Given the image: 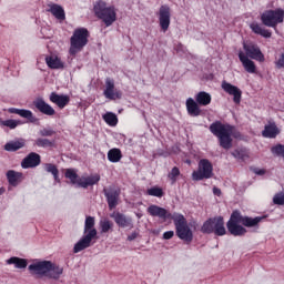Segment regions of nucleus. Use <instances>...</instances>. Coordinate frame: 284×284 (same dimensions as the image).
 Masks as SVG:
<instances>
[{
	"instance_id": "obj_1",
	"label": "nucleus",
	"mask_w": 284,
	"mask_h": 284,
	"mask_svg": "<svg viewBox=\"0 0 284 284\" xmlns=\"http://www.w3.org/2000/svg\"><path fill=\"white\" fill-rule=\"evenodd\" d=\"M243 50L244 51H239V59L245 72L248 74H256V63L254 61H258V63H265V54H263V51H261L258 44L254 42H244Z\"/></svg>"
},
{
	"instance_id": "obj_2",
	"label": "nucleus",
	"mask_w": 284,
	"mask_h": 284,
	"mask_svg": "<svg viewBox=\"0 0 284 284\" xmlns=\"http://www.w3.org/2000/svg\"><path fill=\"white\" fill-rule=\"evenodd\" d=\"M263 219H265V216L248 217L241 215L239 211H234L226 223V227L232 236H245V234H247L246 227H257Z\"/></svg>"
},
{
	"instance_id": "obj_3",
	"label": "nucleus",
	"mask_w": 284,
	"mask_h": 284,
	"mask_svg": "<svg viewBox=\"0 0 284 284\" xmlns=\"http://www.w3.org/2000/svg\"><path fill=\"white\" fill-rule=\"evenodd\" d=\"M210 132L220 141L221 148L230 150L232 148V136H234V126L223 124L221 121L213 122L210 125Z\"/></svg>"
},
{
	"instance_id": "obj_4",
	"label": "nucleus",
	"mask_w": 284,
	"mask_h": 284,
	"mask_svg": "<svg viewBox=\"0 0 284 284\" xmlns=\"http://www.w3.org/2000/svg\"><path fill=\"white\" fill-rule=\"evenodd\" d=\"M95 220L93 216H87L84 222V235L81 240L74 245V254L88 250L92 245V240L97 239V229H94Z\"/></svg>"
},
{
	"instance_id": "obj_5",
	"label": "nucleus",
	"mask_w": 284,
	"mask_h": 284,
	"mask_svg": "<svg viewBox=\"0 0 284 284\" xmlns=\"http://www.w3.org/2000/svg\"><path fill=\"white\" fill-rule=\"evenodd\" d=\"M93 12L97 18L104 22L106 28H110V26L116 21V9L114 6H108L103 0L94 3Z\"/></svg>"
},
{
	"instance_id": "obj_6",
	"label": "nucleus",
	"mask_w": 284,
	"mask_h": 284,
	"mask_svg": "<svg viewBox=\"0 0 284 284\" xmlns=\"http://www.w3.org/2000/svg\"><path fill=\"white\" fill-rule=\"evenodd\" d=\"M88 39H90V31L85 28H78L73 31L70 38V49L69 54L75 57L88 45Z\"/></svg>"
},
{
	"instance_id": "obj_7",
	"label": "nucleus",
	"mask_w": 284,
	"mask_h": 284,
	"mask_svg": "<svg viewBox=\"0 0 284 284\" xmlns=\"http://www.w3.org/2000/svg\"><path fill=\"white\" fill-rule=\"evenodd\" d=\"M64 176L65 179H69V181H71L72 185L83 187L84 190L90 187L91 185H97V183L101 181V175L99 174L79 178V174H77V170L74 169H67Z\"/></svg>"
},
{
	"instance_id": "obj_8",
	"label": "nucleus",
	"mask_w": 284,
	"mask_h": 284,
	"mask_svg": "<svg viewBox=\"0 0 284 284\" xmlns=\"http://www.w3.org/2000/svg\"><path fill=\"white\" fill-rule=\"evenodd\" d=\"M260 20L262 22V26H265L266 28H273L274 30H276L280 23H283L284 21V9H267L261 13Z\"/></svg>"
},
{
	"instance_id": "obj_9",
	"label": "nucleus",
	"mask_w": 284,
	"mask_h": 284,
	"mask_svg": "<svg viewBox=\"0 0 284 284\" xmlns=\"http://www.w3.org/2000/svg\"><path fill=\"white\" fill-rule=\"evenodd\" d=\"M201 232H203V234L225 236V234H227V230H225V221L223 220V216H216L205 221L201 227Z\"/></svg>"
},
{
	"instance_id": "obj_10",
	"label": "nucleus",
	"mask_w": 284,
	"mask_h": 284,
	"mask_svg": "<svg viewBox=\"0 0 284 284\" xmlns=\"http://www.w3.org/2000/svg\"><path fill=\"white\" fill-rule=\"evenodd\" d=\"M173 223L175 225L176 236L184 241L185 243H190L194 239V233H192V229L187 226V220L182 214H176L173 216Z\"/></svg>"
},
{
	"instance_id": "obj_11",
	"label": "nucleus",
	"mask_w": 284,
	"mask_h": 284,
	"mask_svg": "<svg viewBox=\"0 0 284 284\" xmlns=\"http://www.w3.org/2000/svg\"><path fill=\"white\" fill-rule=\"evenodd\" d=\"M214 172V166L212 162L207 159H202L199 162V166L196 171H193L192 179L193 181H203V179H212V174Z\"/></svg>"
},
{
	"instance_id": "obj_12",
	"label": "nucleus",
	"mask_w": 284,
	"mask_h": 284,
	"mask_svg": "<svg viewBox=\"0 0 284 284\" xmlns=\"http://www.w3.org/2000/svg\"><path fill=\"white\" fill-rule=\"evenodd\" d=\"M28 270L32 276L42 278V276H48V272H50V261L34 262L29 265Z\"/></svg>"
},
{
	"instance_id": "obj_13",
	"label": "nucleus",
	"mask_w": 284,
	"mask_h": 284,
	"mask_svg": "<svg viewBox=\"0 0 284 284\" xmlns=\"http://www.w3.org/2000/svg\"><path fill=\"white\" fill-rule=\"evenodd\" d=\"M103 95L110 101H116V99H121L123 97V93L119 89L114 88V80L106 78Z\"/></svg>"
},
{
	"instance_id": "obj_14",
	"label": "nucleus",
	"mask_w": 284,
	"mask_h": 284,
	"mask_svg": "<svg viewBox=\"0 0 284 284\" xmlns=\"http://www.w3.org/2000/svg\"><path fill=\"white\" fill-rule=\"evenodd\" d=\"M172 14L170 12V7L168 4H163L160 7L159 10V21H160V28L164 32H168L170 28V19Z\"/></svg>"
},
{
	"instance_id": "obj_15",
	"label": "nucleus",
	"mask_w": 284,
	"mask_h": 284,
	"mask_svg": "<svg viewBox=\"0 0 284 284\" xmlns=\"http://www.w3.org/2000/svg\"><path fill=\"white\" fill-rule=\"evenodd\" d=\"M222 90H224V92H226V94H230L231 97H233V102L239 105V103H241V98L243 97V91H241V89H239V87L229 83L226 81L222 82Z\"/></svg>"
},
{
	"instance_id": "obj_16",
	"label": "nucleus",
	"mask_w": 284,
	"mask_h": 284,
	"mask_svg": "<svg viewBox=\"0 0 284 284\" xmlns=\"http://www.w3.org/2000/svg\"><path fill=\"white\" fill-rule=\"evenodd\" d=\"M40 164L41 155H39V153L31 152L22 160L21 168H23V170H28L30 168H37Z\"/></svg>"
},
{
	"instance_id": "obj_17",
	"label": "nucleus",
	"mask_w": 284,
	"mask_h": 284,
	"mask_svg": "<svg viewBox=\"0 0 284 284\" xmlns=\"http://www.w3.org/2000/svg\"><path fill=\"white\" fill-rule=\"evenodd\" d=\"M34 108L39 110L42 114H45L47 116H54L57 114V111H54V108H52L50 104H48L43 99H37L33 102Z\"/></svg>"
},
{
	"instance_id": "obj_18",
	"label": "nucleus",
	"mask_w": 284,
	"mask_h": 284,
	"mask_svg": "<svg viewBox=\"0 0 284 284\" xmlns=\"http://www.w3.org/2000/svg\"><path fill=\"white\" fill-rule=\"evenodd\" d=\"M278 134H281V129H278L276 122H268L262 131V136H264V139H276Z\"/></svg>"
},
{
	"instance_id": "obj_19",
	"label": "nucleus",
	"mask_w": 284,
	"mask_h": 284,
	"mask_svg": "<svg viewBox=\"0 0 284 284\" xmlns=\"http://www.w3.org/2000/svg\"><path fill=\"white\" fill-rule=\"evenodd\" d=\"M201 104L196 102L194 99L189 98L186 100V112L189 116H201L203 111L201 110Z\"/></svg>"
},
{
	"instance_id": "obj_20",
	"label": "nucleus",
	"mask_w": 284,
	"mask_h": 284,
	"mask_svg": "<svg viewBox=\"0 0 284 284\" xmlns=\"http://www.w3.org/2000/svg\"><path fill=\"white\" fill-rule=\"evenodd\" d=\"M50 101L51 103H54L55 105H58V108H60V110H63V108H65V105H68V103H70V95H63V94H59L57 92H52L50 94Z\"/></svg>"
},
{
	"instance_id": "obj_21",
	"label": "nucleus",
	"mask_w": 284,
	"mask_h": 284,
	"mask_svg": "<svg viewBox=\"0 0 284 284\" xmlns=\"http://www.w3.org/2000/svg\"><path fill=\"white\" fill-rule=\"evenodd\" d=\"M146 212L148 214H150V216H158L159 219H163L164 221L170 216V213L168 212V210L156 204L150 205Z\"/></svg>"
},
{
	"instance_id": "obj_22",
	"label": "nucleus",
	"mask_w": 284,
	"mask_h": 284,
	"mask_svg": "<svg viewBox=\"0 0 284 284\" xmlns=\"http://www.w3.org/2000/svg\"><path fill=\"white\" fill-rule=\"evenodd\" d=\"M250 28L254 34H260V37H263L264 39H271L272 38V31L270 29H266L263 27V24L258 22H252L250 24Z\"/></svg>"
},
{
	"instance_id": "obj_23",
	"label": "nucleus",
	"mask_w": 284,
	"mask_h": 284,
	"mask_svg": "<svg viewBox=\"0 0 284 284\" xmlns=\"http://www.w3.org/2000/svg\"><path fill=\"white\" fill-rule=\"evenodd\" d=\"M120 194L121 193L116 190H110V191L104 190V196H106L109 210H114V207H116V205H119Z\"/></svg>"
},
{
	"instance_id": "obj_24",
	"label": "nucleus",
	"mask_w": 284,
	"mask_h": 284,
	"mask_svg": "<svg viewBox=\"0 0 284 284\" xmlns=\"http://www.w3.org/2000/svg\"><path fill=\"white\" fill-rule=\"evenodd\" d=\"M8 112L10 114H18L22 119H27L28 121H30V123H34V121H37V118H34V114L30 110L10 108L8 109Z\"/></svg>"
},
{
	"instance_id": "obj_25",
	"label": "nucleus",
	"mask_w": 284,
	"mask_h": 284,
	"mask_svg": "<svg viewBox=\"0 0 284 284\" xmlns=\"http://www.w3.org/2000/svg\"><path fill=\"white\" fill-rule=\"evenodd\" d=\"M111 219L114 220L119 227H130V225H132V219L125 216L122 213H112Z\"/></svg>"
},
{
	"instance_id": "obj_26",
	"label": "nucleus",
	"mask_w": 284,
	"mask_h": 284,
	"mask_svg": "<svg viewBox=\"0 0 284 284\" xmlns=\"http://www.w3.org/2000/svg\"><path fill=\"white\" fill-rule=\"evenodd\" d=\"M45 63L51 70H63V61L57 55H47Z\"/></svg>"
},
{
	"instance_id": "obj_27",
	"label": "nucleus",
	"mask_w": 284,
	"mask_h": 284,
	"mask_svg": "<svg viewBox=\"0 0 284 284\" xmlns=\"http://www.w3.org/2000/svg\"><path fill=\"white\" fill-rule=\"evenodd\" d=\"M48 12H51V14H53V17H55V19H58L59 21L65 20V11L63 10L62 6L54 3L49 4Z\"/></svg>"
},
{
	"instance_id": "obj_28",
	"label": "nucleus",
	"mask_w": 284,
	"mask_h": 284,
	"mask_svg": "<svg viewBox=\"0 0 284 284\" xmlns=\"http://www.w3.org/2000/svg\"><path fill=\"white\" fill-rule=\"evenodd\" d=\"M61 274H63V267L50 262V268L47 273V278H53V281H59V278H61Z\"/></svg>"
},
{
	"instance_id": "obj_29",
	"label": "nucleus",
	"mask_w": 284,
	"mask_h": 284,
	"mask_svg": "<svg viewBox=\"0 0 284 284\" xmlns=\"http://www.w3.org/2000/svg\"><path fill=\"white\" fill-rule=\"evenodd\" d=\"M7 179L13 187H17V185L23 180V173L10 170L7 172Z\"/></svg>"
},
{
	"instance_id": "obj_30",
	"label": "nucleus",
	"mask_w": 284,
	"mask_h": 284,
	"mask_svg": "<svg viewBox=\"0 0 284 284\" xmlns=\"http://www.w3.org/2000/svg\"><path fill=\"white\" fill-rule=\"evenodd\" d=\"M195 101L200 104L203 105L204 108L210 105L212 103V95L205 91H200L195 95Z\"/></svg>"
},
{
	"instance_id": "obj_31",
	"label": "nucleus",
	"mask_w": 284,
	"mask_h": 284,
	"mask_svg": "<svg viewBox=\"0 0 284 284\" xmlns=\"http://www.w3.org/2000/svg\"><path fill=\"white\" fill-rule=\"evenodd\" d=\"M7 264L14 265L17 270H26L28 267V260L13 256L7 260Z\"/></svg>"
},
{
	"instance_id": "obj_32",
	"label": "nucleus",
	"mask_w": 284,
	"mask_h": 284,
	"mask_svg": "<svg viewBox=\"0 0 284 284\" xmlns=\"http://www.w3.org/2000/svg\"><path fill=\"white\" fill-rule=\"evenodd\" d=\"M123 159L121 149L113 148L108 152V160L110 163H119Z\"/></svg>"
},
{
	"instance_id": "obj_33",
	"label": "nucleus",
	"mask_w": 284,
	"mask_h": 284,
	"mask_svg": "<svg viewBox=\"0 0 284 284\" xmlns=\"http://www.w3.org/2000/svg\"><path fill=\"white\" fill-rule=\"evenodd\" d=\"M100 230L101 234H108V232H112L114 227V222L110 221L108 217H103L100 220Z\"/></svg>"
},
{
	"instance_id": "obj_34",
	"label": "nucleus",
	"mask_w": 284,
	"mask_h": 284,
	"mask_svg": "<svg viewBox=\"0 0 284 284\" xmlns=\"http://www.w3.org/2000/svg\"><path fill=\"white\" fill-rule=\"evenodd\" d=\"M23 145H26V142L23 140L12 141V142H8L4 145V150L7 152H17V150H21V148H23Z\"/></svg>"
},
{
	"instance_id": "obj_35",
	"label": "nucleus",
	"mask_w": 284,
	"mask_h": 284,
	"mask_svg": "<svg viewBox=\"0 0 284 284\" xmlns=\"http://www.w3.org/2000/svg\"><path fill=\"white\" fill-rule=\"evenodd\" d=\"M103 121L106 125H110L111 128H115V125L119 123V118H116V114L112 112H106L104 115H102Z\"/></svg>"
},
{
	"instance_id": "obj_36",
	"label": "nucleus",
	"mask_w": 284,
	"mask_h": 284,
	"mask_svg": "<svg viewBox=\"0 0 284 284\" xmlns=\"http://www.w3.org/2000/svg\"><path fill=\"white\" fill-rule=\"evenodd\" d=\"M34 145L38 148H54V141H50L45 138H39L34 141Z\"/></svg>"
},
{
	"instance_id": "obj_37",
	"label": "nucleus",
	"mask_w": 284,
	"mask_h": 284,
	"mask_svg": "<svg viewBox=\"0 0 284 284\" xmlns=\"http://www.w3.org/2000/svg\"><path fill=\"white\" fill-rule=\"evenodd\" d=\"M45 172H49V174L53 175L54 181H59V169H57V165L52 163H47L44 165Z\"/></svg>"
},
{
	"instance_id": "obj_38",
	"label": "nucleus",
	"mask_w": 284,
	"mask_h": 284,
	"mask_svg": "<svg viewBox=\"0 0 284 284\" xmlns=\"http://www.w3.org/2000/svg\"><path fill=\"white\" fill-rule=\"evenodd\" d=\"M146 194L149 196H156L158 199H162V196L165 193L163 192V189H161L159 186H153V187L146 190Z\"/></svg>"
},
{
	"instance_id": "obj_39",
	"label": "nucleus",
	"mask_w": 284,
	"mask_h": 284,
	"mask_svg": "<svg viewBox=\"0 0 284 284\" xmlns=\"http://www.w3.org/2000/svg\"><path fill=\"white\" fill-rule=\"evenodd\" d=\"M271 152L273 154H276L277 156H283V159H284V145L283 144H277V145L273 146L271 149Z\"/></svg>"
},
{
	"instance_id": "obj_40",
	"label": "nucleus",
	"mask_w": 284,
	"mask_h": 284,
	"mask_svg": "<svg viewBox=\"0 0 284 284\" xmlns=\"http://www.w3.org/2000/svg\"><path fill=\"white\" fill-rule=\"evenodd\" d=\"M20 124L21 122L17 120H4V122H2V125H4L6 128H10V130H14V128Z\"/></svg>"
},
{
	"instance_id": "obj_41",
	"label": "nucleus",
	"mask_w": 284,
	"mask_h": 284,
	"mask_svg": "<svg viewBox=\"0 0 284 284\" xmlns=\"http://www.w3.org/2000/svg\"><path fill=\"white\" fill-rule=\"evenodd\" d=\"M181 174V171L179 168L174 166L171 172L169 173V179L172 181V183H176V178Z\"/></svg>"
},
{
	"instance_id": "obj_42",
	"label": "nucleus",
	"mask_w": 284,
	"mask_h": 284,
	"mask_svg": "<svg viewBox=\"0 0 284 284\" xmlns=\"http://www.w3.org/2000/svg\"><path fill=\"white\" fill-rule=\"evenodd\" d=\"M273 203L275 205H284V194H276L274 197H273Z\"/></svg>"
},
{
	"instance_id": "obj_43",
	"label": "nucleus",
	"mask_w": 284,
	"mask_h": 284,
	"mask_svg": "<svg viewBox=\"0 0 284 284\" xmlns=\"http://www.w3.org/2000/svg\"><path fill=\"white\" fill-rule=\"evenodd\" d=\"M53 134H55V132L52 129L40 130V136H53Z\"/></svg>"
},
{
	"instance_id": "obj_44",
	"label": "nucleus",
	"mask_w": 284,
	"mask_h": 284,
	"mask_svg": "<svg viewBox=\"0 0 284 284\" xmlns=\"http://www.w3.org/2000/svg\"><path fill=\"white\" fill-rule=\"evenodd\" d=\"M232 156H234V159H245V152L241 151V150H235L232 152Z\"/></svg>"
},
{
	"instance_id": "obj_45",
	"label": "nucleus",
	"mask_w": 284,
	"mask_h": 284,
	"mask_svg": "<svg viewBox=\"0 0 284 284\" xmlns=\"http://www.w3.org/2000/svg\"><path fill=\"white\" fill-rule=\"evenodd\" d=\"M275 65H276V68H278V70H281V68H284V52L275 61Z\"/></svg>"
},
{
	"instance_id": "obj_46",
	"label": "nucleus",
	"mask_w": 284,
	"mask_h": 284,
	"mask_svg": "<svg viewBox=\"0 0 284 284\" xmlns=\"http://www.w3.org/2000/svg\"><path fill=\"white\" fill-rule=\"evenodd\" d=\"M173 236H174V231H166V232H164V234H163V239H164L165 241H170V239H173Z\"/></svg>"
},
{
	"instance_id": "obj_47",
	"label": "nucleus",
	"mask_w": 284,
	"mask_h": 284,
	"mask_svg": "<svg viewBox=\"0 0 284 284\" xmlns=\"http://www.w3.org/2000/svg\"><path fill=\"white\" fill-rule=\"evenodd\" d=\"M213 194H215V196H221V189L213 187Z\"/></svg>"
},
{
	"instance_id": "obj_48",
	"label": "nucleus",
	"mask_w": 284,
	"mask_h": 284,
	"mask_svg": "<svg viewBox=\"0 0 284 284\" xmlns=\"http://www.w3.org/2000/svg\"><path fill=\"white\" fill-rule=\"evenodd\" d=\"M255 174H258L260 176H263V174H265V170L257 169V170H255Z\"/></svg>"
},
{
	"instance_id": "obj_49",
	"label": "nucleus",
	"mask_w": 284,
	"mask_h": 284,
	"mask_svg": "<svg viewBox=\"0 0 284 284\" xmlns=\"http://www.w3.org/2000/svg\"><path fill=\"white\" fill-rule=\"evenodd\" d=\"M134 239H136V234H131L128 236V241H134Z\"/></svg>"
},
{
	"instance_id": "obj_50",
	"label": "nucleus",
	"mask_w": 284,
	"mask_h": 284,
	"mask_svg": "<svg viewBox=\"0 0 284 284\" xmlns=\"http://www.w3.org/2000/svg\"><path fill=\"white\" fill-rule=\"evenodd\" d=\"M4 192H6V189L0 187V196H1V194H3Z\"/></svg>"
},
{
	"instance_id": "obj_51",
	"label": "nucleus",
	"mask_w": 284,
	"mask_h": 284,
	"mask_svg": "<svg viewBox=\"0 0 284 284\" xmlns=\"http://www.w3.org/2000/svg\"><path fill=\"white\" fill-rule=\"evenodd\" d=\"M4 122L6 120L0 119V125H3Z\"/></svg>"
}]
</instances>
